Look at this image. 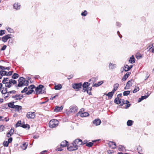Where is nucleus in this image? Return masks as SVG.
Here are the masks:
<instances>
[{
	"label": "nucleus",
	"mask_w": 154,
	"mask_h": 154,
	"mask_svg": "<svg viewBox=\"0 0 154 154\" xmlns=\"http://www.w3.org/2000/svg\"><path fill=\"white\" fill-rule=\"evenodd\" d=\"M18 87H22L24 86H27L28 85L29 81L26 80L23 77H20L18 80Z\"/></svg>",
	"instance_id": "f257e3e1"
},
{
	"label": "nucleus",
	"mask_w": 154,
	"mask_h": 154,
	"mask_svg": "<svg viewBox=\"0 0 154 154\" xmlns=\"http://www.w3.org/2000/svg\"><path fill=\"white\" fill-rule=\"evenodd\" d=\"M35 94H44L46 92L45 88L42 85H39L36 88H35Z\"/></svg>",
	"instance_id": "f03ea898"
},
{
	"label": "nucleus",
	"mask_w": 154,
	"mask_h": 154,
	"mask_svg": "<svg viewBox=\"0 0 154 154\" xmlns=\"http://www.w3.org/2000/svg\"><path fill=\"white\" fill-rule=\"evenodd\" d=\"M58 123L59 122L57 120L54 119L50 121L49 124L50 128H53L56 127L58 125Z\"/></svg>",
	"instance_id": "7ed1b4c3"
},
{
	"label": "nucleus",
	"mask_w": 154,
	"mask_h": 154,
	"mask_svg": "<svg viewBox=\"0 0 154 154\" xmlns=\"http://www.w3.org/2000/svg\"><path fill=\"white\" fill-rule=\"evenodd\" d=\"M82 140L79 139H77L75 140L72 143V146L77 147L78 148V147L80 145H82Z\"/></svg>",
	"instance_id": "20e7f679"
},
{
	"label": "nucleus",
	"mask_w": 154,
	"mask_h": 154,
	"mask_svg": "<svg viewBox=\"0 0 154 154\" xmlns=\"http://www.w3.org/2000/svg\"><path fill=\"white\" fill-rule=\"evenodd\" d=\"M114 102L117 104H120L122 105L125 104V100L123 99H120L119 97H117L115 99Z\"/></svg>",
	"instance_id": "39448f33"
},
{
	"label": "nucleus",
	"mask_w": 154,
	"mask_h": 154,
	"mask_svg": "<svg viewBox=\"0 0 154 154\" xmlns=\"http://www.w3.org/2000/svg\"><path fill=\"white\" fill-rule=\"evenodd\" d=\"M26 116L28 119H33L35 117V113L34 112H28L26 115Z\"/></svg>",
	"instance_id": "423d86ee"
},
{
	"label": "nucleus",
	"mask_w": 154,
	"mask_h": 154,
	"mask_svg": "<svg viewBox=\"0 0 154 154\" xmlns=\"http://www.w3.org/2000/svg\"><path fill=\"white\" fill-rule=\"evenodd\" d=\"M23 97V95L21 94H16L14 95H13L11 96L12 99H15L16 100H20Z\"/></svg>",
	"instance_id": "0eeeda50"
},
{
	"label": "nucleus",
	"mask_w": 154,
	"mask_h": 154,
	"mask_svg": "<svg viewBox=\"0 0 154 154\" xmlns=\"http://www.w3.org/2000/svg\"><path fill=\"white\" fill-rule=\"evenodd\" d=\"M82 85V83H76L72 85V87L73 88L75 89L76 91H78L81 88Z\"/></svg>",
	"instance_id": "6e6552de"
},
{
	"label": "nucleus",
	"mask_w": 154,
	"mask_h": 154,
	"mask_svg": "<svg viewBox=\"0 0 154 154\" xmlns=\"http://www.w3.org/2000/svg\"><path fill=\"white\" fill-rule=\"evenodd\" d=\"M77 107L75 106H72L70 107L69 111L71 112L74 113L77 111Z\"/></svg>",
	"instance_id": "1a4fd4ad"
},
{
	"label": "nucleus",
	"mask_w": 154,
	"mask_h": 154,
	"mask_svg": "<svg viewBox=\"0 0 154 154\" xmlns=\"http://www.w3.org/2000/svg\"><path fill=\"white\" fill-rule=\"evenodd\" d=\"M11 34H8L3 37L2 38V41L4 42H6L8 39L11 38Z\"/></svg>",
	"instance_id": "9d476101"
},
{
	"label": "nucleus",
	"mask_w": 154,
	"mask_h": 154,
	"mask_svg": "<svg viewBox=\"0 0 154 154\" xmlns=\"http://www.w3.org/2000/svg\"><path fill=\"white\" fill-rule=\"evenodd\" d=\"M63 107L62 106L60 107L56 106L54 109V111L56 112L61 111L63 109Z\"/></svg>",
	"instance_id": "9b49d317"
},
{
	"label": "nucleus",
	"mask_w": 154,
	"mask_h": 154,
	"mask_svg": "<svg viewBox=\"0 0 154 154\" xmlns=\"http://www.w3.org/2000/svg\"><path fill=\"white\" fill-rule=\"evenodd\" d=\"M108 145L112 149H115L116 147V144L114 142L110 141Z\"/></svg>",
	"instance_id": "f8f14e48"
},
{
	"label": "nucleus",
	"mask_w": 154,
	"mask_h": 154,
	"mask_svg": "<svg viewBox=\"0 0 154 154\" xmlns=\"http://www.w3.org/2000/svg\"><path fill=\"white\" fill-rule=\"evenodd\" d=\"M67 149L69 151H72L77 150L78 148L77 147H75V146H68Z\"/></svg>",
	"instance_id": "ddd939ff"
},
{
	"label": "nucleus",
	"mask_w": 154,
	"mask_h": 154,
	"mask_svg": "<svg viewBox=\"0 0 154 154\" xmlns=\"http://www.w3.org/2000/svg\"><path fill=\"white\" fill-rule=\"evenodd\" d=\"M150 94H149L147 93V95L145 96H142L141 97V98H139L138 100V102H140L141 101L147 98L149 96V95Z\"/></svg>",
	"instance_id": "4468645a"
},
{
	"label": "nucleus",
	"mask_w": 154,
	"mask_h": 154,
	"mask_svg": "<svg viewBox=\"0 0 154 154\" xmlns=\"http://www.w3.org/2000/svg\"><path fill=\"white\" fill-rule=\"evenodd\" d=\"M93 123L96 125H99L101 123V121L99 119H96L93 121Z\"/></svg>",
	"instance_id": "2eb2a0df"
},
{
	"label": "nucleus",
	"mask_w": 154,
	"mask_h": 154,
	"mask_svg": "<svg viewBox=\"0 0 154 154\" xmlns=\"http://www.w3.org/2000/svg\"><path fill=\"white\" fill-rule=\"evenodd\" d=\"M131 72H127L126 74L123 76L122 78V80L123 81H125L128 78L129 76L130 75Z\"/></svg>",
	"instance_id": "dca6fc26"
},
{
	"label": "nucleus",
	"mask_w": 154,
	"mask_h": 154,
	"mask_svg": "<svg viewBox=\"0 0 154 154\" xmlns=\"http://www.w3.org/2000/svg\"><path fill=\"white\" fill-rule=\"evenodd\" d=\"M131 69V68H130V67L129 66L127 65H125L122 71H121L122 72H123L124 70H125V71L126 72L128 71Z\"/></svg>",
	"instance_id": "f3484780"
},
{
	"label": "nucleus",
	"mask_w": 154,
	"mask_h": 154,
	"mask_svg": "<svg viewBox=\"0 0 154 154\" xmlns=\"http://www.w3.org/2000/svg\"><path fill=\"white\" fill-rule=\"evenodd\" d=\"M9 82L11 87L12 86V84L15 85L17 84V82L14 79H11L9 80Z\"/></svg>",
	"instance_id": "a211bd4d"
},
{
	"label": "nucleus",
	"mask_w": 154,
	"mask_h": 154,
	"mask_svg": "<svg viewBox=\"0 0 154 154\" xmlns=\"http://www.w3.org/2000/svg\"><path fill=\"white\" fill-rule=\"evenodd\" d=\"M68 143V142L66 140L63 141L61 143L60 147L66 146L67 145Z\"/></svg>",
	"instance_id": "6ab92c4d"
},
{
	"label": "nucleus",
	"mask_w": 154,
	"mask_h": 154,
	"mask_svg": "<svg viewBox=\"0 0 154 154\" xmlns=\"http://www.w3.org/2000/svg\"><path fill=\"white\" fill-rule=\"evenodd\" d=\"M7 72L6 71L4 70H1L0 71V75L1 76H0V79L2 78V77L4 75H6Z\"/></svg>",
	"instance_id": "aec40b11"
},
{
	"label": "nucleus",
	"mask_w": 154,
	"mask_h": 154,
	"mask_svg": "<svg viewBox=\"0 0 154 154\" xmlns=\"http://www.w3.org/2000/svg\"><path fill=\"white\" fill-rule=\"evenodd\" d=\"M129 62L131 63H133L135 62V59L133 55L130 57L129 60Z\"/></svg>",
	"instance_id": "412c9836"
},
{
	"label": "nucleus",
	"mask_w": 154,
	"mask_h": 154,
	"mask_svg": "<svg viewBox=\"0 0 154 154\" xmlns=\"http://www.w3.org/2000/svg\"><path fill=\"white\" fill-rule=\"evenodd\" d=\"M20 3H15L14 5V8L16 10H18L20 9Z\"/></svg>",
	"instance_id": "4be33fe9"
},
{
	"label": "nucleus",
	"mask_w": 154,
	"mask_h": 154,
	"mask_svg": "<svg viewBox=\"0 0 154 154\" xmlns=\"http://www.w3.org/2000/svg\"><path fill=\"white\" fill-rule=\"evenodd\" d=\"M62 88V86L60 84L55 85L54 88L56 90H60Z\"/></svg>",
	"instance_id": "5701e85b"
},
{
	"label": "nucleus",
	"mask_w": 154,
	"mask_h": 154,
	"mask_svg": "<svg viewBox=\"0 0 154 154\" xmlns=\"http://www.w3.org/2000/svg\"><path fill=\"white\" fill-rule=\"evenodd\" d=\"M114 93V92H113V91H112L110 92H109L107 94H106L105 93L104 94L106 95L107 96H108L109 97L111 98L112 97Z\"/></svg>",
	"instance_id": "b1692460"
},
{
	"label": "nucleus",
	"mask_w": 154,
	"mask_h": 154,
	"mask_svg": "<svg viewBox=\"0 0 154 154\" xmlns=\"http://www.w3.org/2000/svg\"><path fill=\"white\" fill-rule=\"evenodd\" d=\"M116 65L111 63H109V67L110 69H112L116 67Z\"/></svg>",
	"instance_id": "393cba45"
},
{
	"label": "nucleus",
	"mask_w": 154,
	"mask_h": 154,
	"mask_svg": "<svg viewBox=\"0 0 154 154\" xmlns=\"http://www.w3.org/2000/svg\"><path fill=\"white\" fill-rule=\"evenodd\" d=\"M132 82H133L132 80H131L128 82L126 84L127 87H128L129 88H130L131 86H132L133 83Z\"/></svg>",
	"instance_id": "a878e982"
},
{
	"label": "nucleus",
	"mask_w": 154,
	"mask_h": 154,
	"mask_svg": "<svg viewBox=\"0 0 154 154\" xmlns=\"http://www.w3.org/2000/svg\"><path fill=\"white\" fill-rule=\"evenodd\" d=\"M90 83L88 82H85L83 84L82 87L83 88L87 89L89 86Z\"/></svg>",
	"instance_id": "bb28decb"
},
{
	"label": "nucleus",
	"mask_w": 154,
	"mask_h": 154,
	"mask_svg": "<svg viewBox=\"0 0 154 154\" xmlns=\"http://www.w3.org/2000/svg\"><path fill=\"white\" fill-rule=\"evenodd\" d=\"M80 116L81 117H87L89 116V114L87 112H84L80 113Z\"/></svg>",
	"instance_id": "cd10ccee"
},
{
	"label": "nucleus",
	"mask_w": 154,
	"mask_h": 154,
	"mask_svg": "<svg viewBox=\"0 0 154 154\" xmlns=\"http://www.w3.org/2000/svg\"><path fill=\"white\" fill-rule=\"evenodd\" d=\"M134 122L131 120H128V121L127 122V125L128 126H131Z\"/></svg>",
	"instance_id": "c85d7f7f"
},
{
	"label": "nucleus",
	"mask_w": 154,
	"mask_h": 154,
	"mask_svg": "<svg viewBox=\"0 0 154 154\" xmlns=\"http://www.w3.org/2000/svg\"><path fill=\"white\" fill-rule=\"evenodd\" d=\"M119 84L118 83L115 84L113 86V89L112 90L113 92H115L119 86Z\"/></svg>",
	"instance_id": "c756f323"
},
{
	"label": "nucleus",
	"mask_w": 154,
	"mask_h": 154,
	"mask_svg": "<svg viewBox=\"0 0 154 154\" xmlns=\"http://www.w3.org/2000/svg\"><path fill=\"white\" fill-rule=\"evenodd\" d=\"M14 108L17 111H19L20 110L22 109V107L21 106L15 105Z\"/></svg>",
	"instance_id": "7c9ffc66"
},
{
	"label": "nucleus",
	"mask_w": 154,
	"mask_h": 154,
	"mask_svg": "<svg viewBox=\"0 0 154 154\" xmlns=\"http://www.w3.org/2000/svg\"><path fill=\"white\" fill-rule=\"evenodd\" d=\"M14 102H10L8 104V106L9 107L12 108H14L15 105L14 104Z\"/></svg>",
	"instance_id": "2f4dec72"
},
{
	"label": "nucleus",
	"mask_w": 154,
	"mask_h": 154,
	"mask_svg": "<svg viewBox=\"0 0 154 154\" xmlns=\"http://www.w3.org/2000/svg\"><path fill=\"white\" fill-rule=\"evenodd\" d=\"M19 75L16 73H14L12 76V78L14 79H17L19 77Z\"/></svg>",
	"instance_id": "473e14b6"
},
{
	"label": "nucleus",
	"mask_w": 154,
	"mask_h": 154,
	"mask_svg": "<svg viewBox=\"0 0 154 154\" xmlns=\"http://www.w3.org/2000/svg\"><path fill=\"white\" fill-rule=\"evenodd\" d=\"M7 92V88H3V89L2 91V93L3 94H6Z\"/></svg>",
	"instance_id": "72a5a7b5"
},
{
	"label": "nucleus",
	"mask_w": 154,
	"mask_h": 154,
	"mask_svg": "<svg viewBox=\"0 0 154 154\" xmlns=\"http://www.w3.org/2000/svg\"><path fill=\"white\" fill-rule=\"evenodd\" d=\"M130 91H125L123 92V95L124 96H128L130 93Z\"/></svg>",
	"instance_id": "f704fd0d"
},
{
	"label": "nucleus",
	"mask_w": 154,
	"mask_h": 154,
	"mask_svg": "<svg viewBox=\"0 0 154 154\" xmlns=\"http://www.w3.org/2000/svg\"><path fill=\"white\" fill-rule=\"evenodd\" d=\"M125 149L124 146L122 145H120L119 147V151H123Z\"/></svg>",
	"instance_id": "c9c22d12"
},
{
	"label": "nucleus",
	"mask_w": 154,
	"mask_h": 154,
	"mask_svg": "<svg viewBox=\"0 0 154 154\" xmlns=\"http://www.w3.org/2000/svg\"><path fill=\"white\" fill-rule=\"evenodd\" d=\"M28 146V144L26 143H24L23 144V146L22 147V149H23L24 150L26 149L27 147V146Z\"/></svg>",
	"instance_id": "e433bc0d"
},
{
	"label": "nucleus",
	"mask_w": 154,
	"mask_h": 154,
	"mask_svg": "<svg viewBox=\"0 0 154 154\" xmlns=\"http://www.w3.org/2000/svg\"><path fill=\"white\" fill-rule=\"evenodd\" d=\"M93 145V143L92 142H90L89 143H86V145L89 147H91Z\"/></svg>",
	"instance_id": "4c0bfd02"
},
{
	"label": "nucleus",
	"mask_w": 154,
	"mask_h": 154,
	"mask_svg": "<svg viewBox=\"0 0 154 154\" xmlns=\"http://www.w3.org/2000/svg\"><path fill=\"white\" fill-rule=\"evenodd\" d=\"M88 14L86 10H85L84 12H82L81 13V15L82 16H86Z\"/></svg>",
	"instance_id": "58836bf2"
},
{
	"label": "nucleus",
	"mask_w": 154,
	"mask_h": 154,
	"mask_svg": "<svg viewBox=\"0 0 154 154\" xmlns=\"http://www.w3.org/2000/svg\"><path fill=\"white\" fill-rule=\"evenodd\" d=\"M21 121H18L16 124V127H17L19 126H21Z\"/></svg>",
	"instance_id": "ea45409f"
},
{
	"label": "nucleus",
	"mask_w": 154,
	"mask_h": 154,
	"mask_svg": "<svg viewBox=\"0 0 154 154\" xmlns=\"http://www.w3.org/2000/svg\"><path fill=\"white\" fill-rule=\"evenodd\" d=\"M9 143L7 141H4L3 143V145L4 146L7 147L8 146Z\"/></svg>",
	"instance_id": "a19ab883"
},
{
	"label": "nucleus",
	"mask_w": 154,
	"mask_h": 154,
	"mask_svg": "<svg viewBox=\"0 0 154 154\" xmlns=\"http://www.w3.org/2000/svg\"><path fill=\"white\" fill-rule=\"evenodd\" d=\"M35 86L33 85H31L30 86H29L28 87V89L29 90H33V88H35Z\"/></svg>",
	"instance_id": "79ce46f5"
},
{
	"label": "nucleus",
	"mask_w": 154,
	"mask_h": 154,
	"mask_svg": "<svg viewBox=\"0 0 154 154\" xmlns=\"http://www.w3.org/2000/svg\"><path fill=\"white\" fill-rule=\"evenodd\" d=\"M135 56L137 59H139L142 57L141 55L140 54H137Z\"/></svg>",
	"instance_id": "37998d69"
},
{
	"label": "nucleus",
	"mask_w": 154,
	"mask_h": 154,
	"mask_svg": "<svg viewBox=\"0 0 154 154\" xmlns=\"http://www.w3.org/2000/svg\"><path fill=\"white\" fill-rule=\"evenodd\" d=\"M28 90V88L26 87H25L24 89L21 91V92L22 93H24L25 92H26V91H27Z\"/></svg>",
	"instance_id": "c03bdc74"
},
{
	"label": "nucleus",
	"mask_w": 154,
	"mask_h": 154,
	"mask_svg": "<svg viewBox=\"0 0 154 154\" xmlns=\"http://www.w3.org/2000/svg\"><path fill=\"white\" fill-rule=\"evenodd\" d=\"M33 90H29L26 93V94L27 95H29L31 94H32L33 92Z\"/></svg>",
	"instance_id": "a18cd8bd"
},
{
	"label": "nucleus",
	"mask_w": 154,
	"mask_h": 154,
	"mask_svg": "<svg viewBox=\"0 0 154 154\" xmlns=\"http://www.w3.org/2000/svg\"><path fill=\"white\" fill-rule=\"evenodd\" d=\"M4 129V127L3 125L0 126V132H2L3 131Z\"/></svg>",
	"instance_id": "49530a36"
},
{
	"label": "nucleus",
	"mask_w": 154,
	"mask_h": 154,
	"mask_svg": "<svg viewBox=\"0 0 154 154\" xmlns=\"http://www.w3.org/2000/svg\"><path fill=\"white\" fill-rule=\"evenodd\" d=\"M7 30L8 31V32H10V33H12L13 32V29H11L10 28L8 27L7 29Z\"/></svg>",
	"instance_id": "de8ad7c7"
},
{
	"label": "nucleus",
	"mask_w": 154,
	"mask_h": 154,
	"mask_svg": "<svg viewBox=\"0 0 154 154\" xmlns=\"http://www.w3.org/2000/svg\"><path fill=\"white\" fill-rule=\"evenodd\" d=\"M5 33V30H1L0 31V35H2Z\"/></svg>",
	"instance_id": "09e8293b"
},
{
	"label": "nucleus",
	"mask_w": 154,
	"mask_h": 154,
	"mask_svg": "<svg viewBox=\"0 0 154 154\" xmlns=\"http://www.w3.org/2000/svg\"><path fill=\"white\" fill-rule=\"evenodd\" d=\"M6 47L7 46L6 45H4L2 47V48L1 49V51H4L5 50L6 48Z\"/></svg>",
	"instance_id": "8fccbe9b"
},
{
	"label": "nucleus",
	"mask_w": 154,
	"mask_h": 154,
	"mask_svg": "<svg viewBox=\"0 0 154 154\" xmlns=\"http://www.w3.org/2000/svg\"><path fill=\"white\" fill-rule=\"evenodd\" d=\"M13 71H9L7 73V76H11L12 74Z\"/></svg>",
	"instance_id": "3c124183"
},
{
	"label": "nucleus",
	"mask_w": 154,
	"mask_h": 154,
	"mask_svg": "<svg viewBox=\"0 0 154 154\" xmlns=\"http://www.w3.org/2000/svg\"><path fill=\"white\" fill-rule=\"evenodd\" d=\"M12 140V137H10L8 139V141H7L8 143H11Z\"/></svg>",
	"instance_id": "603ef678"
},
{
	"label": "nucleus",
	"mask_w": 154,
	"mask_h": 154,
	"mask_svg": "<svg viewBox=\"0 0 154 154\" xmlns=\"http://www.w3.org/2000/svg\"><path fill=\"white\" fill-rule=\"evenodd\" d=\"M16 92V91H15L13 90V91H9V94H15Z\"/></svg>",
	"instance_id": "864d4df0"
},
{
	"label": "nucleus",
	"mask_w": 154,
	"mask_h": 154,
	"mask_svg": "<svg viewBox=\"0 0 154 154\" xmlns=\"http://www.w3.org/2000/svg\"><path fill=\"white\" fill-rule=\"evenodd\" d=\"M5 86L8 88H10L11 87V86L10 85V84L9 83V82H8L5 85Z\"/></svg>",
	"instance_id": "5fc2aeb1"
},
{
	"label": "nucleus",
	"mask_w": 154,
	"mask_h": 154,
	"mask_svg": "<svg viewBox=\"0 0 154 154\" xmlns=\"http://www.w3.org/2000/svg\"><path fill=\"white\" fill-rule=\"evenodd\" d=\"M27 125H25L24 124H22L21 127L24 128H26L27 127Z\"/></svg>",
	"instance_id": "6e6d98bb"
},
{
	"label": "nucleus",
	"mask_w": 154,
	"mask_h": 154,
	"mask_svg": "<svg viewBox=\"0 0 154 154\" xmlns=\"http://www.w3.org/2000/svg\"><path fill=\"white\" fill-rule=\"evenodd\" d=\"M14 132V130L12 128H11L9 132L11 135L13 134Z\"/></svg>",
	"instance_id": "4d7b16f0"
},
{
	"label": "nucleus",
	"mask_w": 154,
	"mask_h": 154,
	"mask_svg": "<svg viewBox=\"0 0 154 154\" xmlns=\"http://www.w3.org/2000/svg\"><path fill=\"white\" fill-rule=\"evenodd\" d=\"M7 118H4L2 116H0V121H4L5 119H6Z\"/></svg>",
	"instance_id": "13d9d810"
},
{
	"label": "nucleus",
	"mask_w": 154,
	"mask_h": 154,
	"mask_svg": "<svg viewBox=\"0 0 154 154\" xmlns=\"http://www.w3.org/2000/svg\"><path fill=\"white\" fill-rule=\"evenodd\" d=\"M103 83V81H101L98 82L97 83L98 84V85L100 86L101 85H102Z\"/></svg>",
	"instance_id": "bf43d9fd"
},
{
	"label": "nucleus",
	"mask_w": 154,
	"mask_h": 154,
	"mask_svg": "<svg viewBox=\"0 0 154 154\" xmlns=\"http://www.w3.org/2000/svg\"><path fill=\"white\" fill-rule=\"evenodd\" d=\"M13 40L12 39H10L8 41V43L9 44H11L13 43Z\"/></svg>",
	"instance_id": "052dcab7"
},
{
	"label": "nucleus",
	"mask_w": 154,
	"mask_h": 154,
	"mask_svg": "<svg viewBox=\"0 0 154 154\" xmlns=\"http://www.w3.org/2000/svg\"><path fill=\"white\" fill-rule=\"evenodd\" d=\"M11 135L9 132H8L6 134L7 137H9Z\"/></svg>",
	"instance_id": "680f3d73"
},
{
	"label": "nucleus",
	"mask_w": 154,
	"mask_h": 154,
	"mask_svg": "<svg viewBox=\"0 0 154 154\" xmlns=\"http://www.w3.org/2000/svg\"><path fill=\"white\" fill-rule=\"evenodd\" d=\"M139 91V89H138V90H137V88H135L133 91V93H136L137 92V91Z\"/></svg>",
	"instance_id": "e2e57ef3"
},
{
	"label": "nucleus",
	"mask_w": 154,
	"mask_h": 154,
	"mask_svg": "<svg viewBox=\"0 0 154 154\" xmlns=\"http://www.w3.org/2000/svg\"><path fill=\"white\" fill-rule=\"evenodd\" d=\"M116 26L119 27H120L121 25L120 23L119 22H116Z\"/></svg>",
	"instance_id": "0e129e2a"
},
{
	"label": "nucleus",
	"mask_w": 154,
	"mask_h": 154,
	"mask_svg": "<svg viewBox=\"0 0 154 154\" xmlns=\"http://www.w3.org/2000/svg\"><path fill=\"white\" fill-rule=\"evenodd\" d=\"M7 94V95L6 96H5V99H6V98H7L9 96H10V94H9V92H8Z\"/></svg>",
	"instance_id": "69168bd1"
},
{
	"label": "nucleus",
	"mask_w": 154,
	"mask_h": 154,
	"mask_svg": "<svg viewBox=\"0 0 154 154\" xmlns=\"http://www.w3.org/2000/svg\"><path fill=\"white\" fill-rule=\"evenodd\" d=\"M73 76V75H71L69 76V77L68 78V79H70L72 78Z\"/></svg>",
	"instance_id": "338daca9"
},
{
	"label": "nucleus",
	"mask_w": 154,
	"mask_h": 154,
	"mask_svg": "<svg viewBox=\"0 0 154 154\" xmlns=\"http://www.w3.org/2000/svg\"><path fill=\"white\" fill-rule=\"evenodd\" d=\"M93 87H97L99 86L97 83L94 84L92 86Z\"/></svg>",
	"instance_id": "774afa93"
}]
</instances>
